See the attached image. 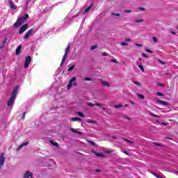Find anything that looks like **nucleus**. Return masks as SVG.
Masks as SVG:
<instances>
[{"instance_id":"nucleus-26","label":"nucleus","mask_w":178,"mask_h":178,"mask_svg":"<svg viewBox=\"0 0 178 178\" xmlns=\"http://www.w3.org/2000/svg\"><path fill=\"white\" fill-rule=\"evenodd\" d=\"M149 116H152V118H161L159 115H156L154 114L153 113H149Z\"/></svg>"},{"instance_id":"nucleus-38","label":"nucleus","mask_w":178,"mask_h":178,"mask_svg":"<svg viewBox=\"0 0 178 178\" xmlns=\"http://www.w3.org/2000/svg\"><path fill=\"white\" fill-rule=\"evenodd\" d=\"M146 52H148L149 54H154V51H152V50H149L148 49H145Z\"/></svg>"},{"instance_id":"nucleus-62","label":"nucleus","mask_w":178,"mask_h":178,"mask_svg":"<svg viewBox=\"0 0 178 178\" xmlns=\"http://www.w3.org/2000/svg\"><path fill=\"white\" fill-rule=\"evenodd\" d=\"M165 138H166L167 140H172V138H169V137H165Z\"/></svg>"},{"instance_id":"nucleus-58","label":"nucleus","mask_w":178,"mask_h":178,"mask_svg":"<svg viewBox=\"0 0 178 178\" xmlns=\"http://www.w3.org/2000/svg\"><path fill=\"white\" fill-rule=\"evenodd\" d=\"M124 154H125V155H129V152H127V151H124Z\"/></svg>"},{"instance_id":"nucleus-1","label":"nucleus","mask_w":178,"mask_h":178,"mask_svg":"<svg viewBox=\"0 0 178 178\" xmlns=\"http://www.w3.org/2000/svg\"><path fill=\"white\" fill-rule=\"evenodd\" d=\"M17 92H19V86H15L7 103V105L9 108H10L11 106H13V103L15 102V99H16V97L17 96Z\"/></svg>"},{"instance_id":"nucleus-29","label":"nucleus","mask_w":178,"mask_h":178,"mask_svg":"<svg viewBox=\"0 0 178 178\" xmlns=\"http://www.w3.org/2000/svg\"><path fill=\"white\" fill-rule=\"evenodd\" d=\"M120 45H122V47H127V45H129V44L127 42H122L120 43Z\"/></svg>"},{"instance_id":"nucleus-52","label":"nucleus","mask_w":178,"mask_h":178,"mask_svg":"<svg viewBox=\"0 0 178 178\" xmlns=\"http://www.w3.org/2000/svg\"><path fill=\"white\" fill-rule=\"evenodd\" d=\"M170 33H171V34H173L174 35H176V32H175V31H170Z\"/></svg>"},{"instance_id":"nucleus-4","label":"nucleus","mask_w":178,"mask_h":178,"mask_svg":"<svg viewBox=\"0 0 178 178\" xmlns=\"http://www.w3.org/2000/svg\"><path fill=\"white\" fill-rule=\"evenodd\" d=\"M27 29H29V24H25L20 28V29L19 31V34H23L24 33V31H26V30H27Z\"/></svg>"},{"instance_id":"nucleus-34","label":"nucleus","mask_w":178,"mask_h":178,"mask_svg":"<svg viewBox=\"0 0 178 178\" xmlns=\"http://www.w3.org/2000/svg\"><path fill=\"white\" fill-rule=\"evenodd\" d=\"M138 97L140 98V99H144V95H143L138 94Z\"/></svg>"},{"instance_id":"nucleus-24","label":"nucleus","mask_w":178,"mask_h":178,"mask_svg":"<svg viewBox=\"0 0 178 178\" xmlns=\"http://www.w3.org/2000/svg\"><path fill=\"white\" fill-rule=\"evenodd\" d=\"M114 108H115V109H119L120 108H123V105H122V104L115 105Z\"/></svg>"},{"instance_id":"nucleus-51","label":"nucleus","mask_w":178,"mask_h":178,"mask_svg":"<svg viewBox=\"0 0 178 178\" xmlns=\"http://www.w3.org/2000/svg\"><path fill=\"white\" fill-rule=\"evenodd\" d=\"M113 16H118V17H119V16H120V14H119V13H113Z\"/></svg>"},{"instance_id":"nucleus-59","label":"nucleus","mask_w":178,"mask_h":178,"mask_svg":"<svg viewBox=\"0 0 178 178\" xmlns=\"http://www.w3.org/2000/svg\"><path fill=\"white\" fill-rule=\"evenodd\" d=\"M162 124H163V126H168V123H166V122H163Z\"/></svg>"},{"instance_id":"nucleus-32","label":"nucleus","mask_w":178,"mask_h":178,"mask_svg":"<svg viewBox=\"0 0 178 178\" xmlns=\"http://www.w3.org/2000/svg\"><path fill=\"white\" fill-rule=\"evenodd\" d=\"M79 116H81V118H86V116L84 115V114L81 112H78L77 113Z\"/></svg>"},{"instance_id":"nucleus-55","label":"nucleus","mask_w":178,"mask_h":178,"mask_svg":"<svg viewBox=\"0 0 178 178\" xmlns=\"http://www.w3.org/2000/svg\"><path fill=\"white\" fill-rule=\"evenodd\" d=\"M159 63H161V65H165V62L159 60Z\"/></svg>"},{"instance_id":"nucleus-2","label":"nucleus","mask_w":178,"mask_h":178,"mask_svg":"<svg viewBox=\"0 0 178 178\" xmlns=\"http://www.w3.org/2000/svg\"><path fill=\"white\" fill-rule=\"evenodd\" d=\"M6 159L5 158V153H0V169H2V167L5 165Z\"/></svg>"},{"instance_id":"nucleus-17","label":"nucleus","mask_w":178,"mask_h":178,"mask_svg":"<svg viewBox=\"0 0 178 178\" xmlns=\"http://www.w3.org/2000/svg\"><path fill=\"white\" fill-rule=\"evenodd\" d=\"M71 120L72 122H76L77 120L79 122H81V120H83L81 118H72Z\"/></svg>"},{"instance_id":"nucleus-19","label":"nucleus","mask_w":178,"mask_h":178,"mask_svg":"<svg viewBox=\"0 0 178 178\" xmlns=\"http://www.w3.org/2000/svg\"><path fill=\"white\" fill-rule=\"evenodd\" d=\"M18 22H19L21 24H23L24 23V19L21 17L17 19Z\"/></svg>"},{"instance_id":"nucleus-57","label":"nucleus","mask_w":178,"mask_h":178,"mask_svg":"<svg viewBox=\"0 0 178 178\" xmlns=\"http://www.w3.org/2000/svg\"><path fill=\"white\" fill-rule=\"evenodd\" d=\"M103 56H108V54L106 53H102Z\"/></svg>"},{"instance_id":"nucleus-9","label":"nucleus","mask_w":178,"mask_h":178,"mask_svg":"<svg viewBox=\"0 0 178 178\" xmlns=\"http://www.w3.org/2000/svg\"><path fill=\"white\" fill-rule=\"evenodd\" d=\"M157 104H159L160 105H169V103H168V102L165 101H162V100H159L157 99Z\"/></svg>"},{"instance_id":"nucleus-11","label":"nucleus","mask_w":178,"mask_h":178,"mask_svg":"<svg viewBox=\"0 0 178 178\" xmlns=\"http://www.w3.org/2000/svg\"><path fill=\"white\" fill-rule=\"evenodd\" d=\"M20 52H22V45L18 46L15 50L16 55H20Z\"/></svg>"},{"instance_id":"nucleus-25","label":"nucleus","mask_w":178,"mask_h":178,"mask_svg":"<svg viewBox=\"0 0 178 178\" xmlns=\"http://www.w3.org/2000/svg\"><path fill=\"white\" fill-rule=\"evenodd\" d=\"M50 143H51V144L54 145V147H58L59 146V144H58V143L54 142V140H50Z\"/></svg>"},{"instance_id":"nucleus-40","label":"nucleus","mask_w":178,"mask_h":178,"mask_svg":"<svg viewBox=\"0 0 178 178\" xmlns=\"http://www.w3.org/2000/svg\"><path fill=\"white\" fill-rule=\"evenodd\" d=\"M110 62H113V63H118V60H116V59H111V60H110Z\"/></svg>"},{"instance_id":"nucleus-3","label":"nucleus","mask_w":178,"mask_h":178,"mask_svg":"<svg viewBox=\"0 0 178 178\" xmlns=\"http://www.w3.org/2000/svg\"><path fill=\"white\" fill-rule=\"evenodd\" d=\"M30 63H31V56H27L25 58V63H24V67L25 69H27L29 66H30Z\"/></svg>"},{"instance_id":"nucleus-45","label":"nucleus","mask_w":178,"mask_h":178,"mask_svg":"<svg viewBox=\"0 0 178 178\" xmlns=\"http://www.w3.org/2000/svg\"><path fill=\"white\" fill-rule=\"evenodd\" d=\"M157 86H159V87H165V85L163 83H158Z\"/></svg>"},{"instance_id":"nucleus-53","label":"nucleus","mask_w":178,"mask_h":178,"mask_svg":"<svg viewBox=\"0 0 178 178\" xmlns=\"http://www.w3.org/2000/svg\"><path fill=\"white\" fill-rule=\"evenodd\" d=\"M142 56H143V58H148V56H147L145 54H143Z\"/></svg>"},{"instance_id":"nucleus-44","label":"nucleus","mask_w":178,"mask_h":178,"mask_svg":"<svg viewBox=\"0 0 178 178\" xmlns=\"http://www.w3.org/2000/svg\"><path fill=\"white\" fill-rule=\"evenodd\" d=\"M153 144L154 145H157V147H163L161 144L158 143H153Z\"/></svg>"},{"instance_id":"nucleus-21","label":"nucleus","mask_w":178,"mask_h":178,"mask_svg":"<svg viewBox=\"0 0 178 178\" xmlns=\"http://www.w3.org/2000/svg\"><path fill=\"white\" fill-rule=\"evenodd\" d=\"M33 33H34L33 29H31L26 32V33L29 34V35H31V34H33Z\"/></svg>"},{"instance_id":"nucleus-14","label":"nucleus","mask_w":178,"mask_h":178,"mask_svg":"<svg viewBox=\"0 0 178 178\" xmlns=\"http://www.w3.org/2000/svg\"><path fill=\"white\" fill-rule=\"evenodd\" d=\"M69 51H70V44H68L67 46V48H66V49H65V54L64 55H69Z\"/></svg>"},{"instance_id":"nucleus-10","label":"nucleus","mask_w":178,"mask_h":178,"mask_svg":"<svg viewBox=\"0 0 178 178\" xmlns=\"http://www.w3.org/2000/svg\"><path fill=\"white\" fill-rule=\"evenodd\" d=\"M70 131L72 133H76V134H79V136H82V134H83V132H81L80 131H77L76 129L71 128Z\"/></svg>"},{"instance_id":"nucleus-36","label":"nucleus","mask_w":178,"mask_h":178,"mask_svg":"<svg viewBox=\"0 0 178 178\" xmlns=\"http://www.w3.org/2000/svg\"><path fill=\"white\" fill-rule=\"evenodd\" d=\"M85 81H92V79L86 77V78H85Z\"/></svg>"},{"instance_id":"nucleus-5","label":"nucleus","mask_w":178,"mask_h":178,"mask_svg":"<svg viewBox=\"0 0 178 178\" xmlns=\"http://www.w3.org/2000/svg\"><path fill=\"white\" fill-rule=\"evenodd\" d=\"M76 76H74L72 79H71L70 80L69 83H68V85H67V88H68V90H69L70 88H72V87L73 86V81H76Z\"/></svg>"},{"instance_id":"nucleus-48","label":"nucleus","mask_w":178,"mask_h":178,"mask_svg":"<svg viewBox=\"0 0 178 178\" xmlns=\"http://www.w3.org/2000/svg\"><path fill=\"white\" fill-rule=\"evenodd\" d=\"M102 104H99V103H96L95 104V106H102Z\"/></svg>"},{"instance_id":"nucleus-7","label":"nucleus","mask_w":178,"mask_h":178,"mask_svg":"<svg viewBox=\"0 0 178 178\" xmlns=\"http://www.w3.org/2000/svg\"><path fill=\"white\" fill-rule=\"evenodd\" d=\"M24 178H33V174L30 172V171H26V173L24 175Z\"/></svg>"},{"instance_id":"nucleus-23","label":"nucleus","mask_w":178,"mask_h":178,"mask_svg":"<svg viewBox=\"0 0 178 178\" xmlns=\"http://www.w3.org/2000/svg\"><path fill=\"white\" fill-rule=\"evenodd\" d=\"M91 8H92V4H90L88 8H86L85 13H87V12L91 9Z\"/></svg>"},{"instance_id":"nucleus-63","label":"nucleus","mask_w":178,"mask_h":178,"mask_svg":"<svg viewBox=\"0 0 178 178\" xmlns=\"http://www.w3.org/2000/svg\"><path fill=\"white\" fill-rule=\"evenodd\" d=\"M106 154H111V151H106Z\"/></svg>"},{"instance_id":"nucleus-22","label":"nucleus","mask_w":178,"mask_h":178,"mask_svg":"<svg viewBox=\"0 0 178 178\" xmlns=\"http://www.w3.org/2000/svg\"><path fill=\"white\" fill-rule=\"evenodd\" d=\"M138 67H139V69H140L141 72H143L144 73V72H145V70L144 69V66L141 65H138Z\"/></svg>"},{"instance_id":"nucleus-13","label":"nucleus","mask_w":178,"mask_h":178,"mask_svg":"<svg viewBox=\"0 0 178 178\" xmlns=\"http://www.w3.org/2000/svg\"><path fill=\"white\" fill-rule=\"evenodd\" d=\"M26 145H29V142H26V143H24L22 144H21L18 148H17V150L18 151H20V149L22 147H26Z\"/></svg>"},{"instance_id":"nucleus-8","label":"nucleus","mask_w":178,"mask_h":178,"mask_svg":"<svg viewBox=\"0 0 178 178\" xmlns=\"http://www.w3.org/2000/svg\"><path fill=\"white\" fill-rule=\"evenodd\" d=\"M92 154L95 155H97L99 158H104V154L102 153H98L95 152V150H92Z\"/></svg>"},{"instance_id":"nucleus-42","label":"nucleus","mask_w":178,"mask_h":178,"mask_svg":"<svg viewBox=\"0 0 178 178\" xmlns=\"http://www.w3.org/2000/svg\"><path fill=\"white\" fill-rule=\"evenodd\" d=\"M107 113H108L109 115H112V109H111V108L108 109Z\"/></svg>"},{"instance_id":"nucleus-18","label":"nucleus","mask_w":178,"mask_h":178,"mask_svg":"<svg viewBox=\"0 0 178 178\" xmlns=\"http://www.w3.org/2000/svg\"><path fill=\"white\" fill-rule=\"evenodd\" d=\"M6 41H8V38H5L3 41H2V45L0 47V48H3L5 47V44H6Z\"/></svg>"},{"instance_id":"nucleus-56","label":"nucleus","mask_w":178,"mask_h":178,"mask_svg":"<svg viewBox=\"0 0 178 178\" xmlns=\"http://www.w3.org/2000/svg\"><path fill=\"white\" fill-rule=\"evenodd\" d=\"M125 41H127L128 42H130V41H131V39L126 38Z\"/></svg>"},{"instance_id":"nucleus-6","label":"nucleus","mask_w":178,"mask_h":178,"mask_svg":"<svg viewBox=\"0 0 178 178\" xmlns=\"http://www.w3.org/2000/svg\"><path fill=\"white\" fill-rule=\"evenodd\" d=\"M8 3L10 5V9H14V10H16V9H17V7L13 3V1L9 0Z\"/></svg>"},{"instance_id":"nucleus-60","label":"nucleus","mask_w":178,"mask_h":178,"mask_svg":"<svg viewBox=\"0 0 178 178\" xmlns=\"http://www.w3.org/2000/svg\"><path fill=\"white\" fill-rule=\"evenodd\" d=\"M73 86H74L75 87H77V83H74Z\"/></svg>"},{"instance_id":"nucleus-61","label":"nucleus","mask_w":178,"mask_h":178,"mask_svg":"<svg viewBox=\"0 0 178 178\" xmlns=\"http://www.w3.org/2000/svg\"><path fill=\"white\" fill-rule=\"evenodd\" d=\"M96 172H101V170L97 169V170H96Z\"/></svg>"},{"instance_id":"nucleus-50","label":"nucleus","mask_w":178,"mask_h":178,"mask_svg":"<svg viewBox=\"0 0 178 178\" xmlns=\"http://www.w3.org/2000/svg\"><path fill=\"white\" fill-rule=\"evenodd\" d=\"M124 13H131V10H124Z\"/></svg>"},{"instance_id":"nucleus-47","label":"nucleus","mask_w":178,"mask_h":178,"mask_svg":"<svg viewBox=\"0 0 178 178\" xmlns=\"http://www.w3.org/2000/svg\"><path fill=\"white\" fill-rule=\"evenodd\" d=\"M134 84H136L137 86H141V83L136 81H134Z\"/></svg>"},{"instance_id":"nucleus-39","label":"nucleus","mask_w":178,"mask_h":178,"mask_svg":"<svg viewBox=\"0 0 178 178\" xmlns=\"http://www.w3.org/2000/svg\"><path fill=\"white\" fill-rule=\"evenodd\" d=\"M30 35L27 33L25 34V35L24 36V40H27V38H29Z\"/></svg>"},{"instance_id":"nucleus-49","label":"nucleus","mask_w":178,"mask_h":178,"mask_svg":"<svg viewBox=\"0 0 178 178\" xmlns=\"http://www.w3.org/2000/svg\"><path fill=\"white\" fill-rule=\"evenodd\" d=\"M87 122L88 123H95V124H97V122L95 121H93V120H90V121H88Z\"/></svg>"},{"instance_id":"nucleus-20","label":"nucleus","mask_w":178,"mask_h":178,"mask_svg":"<svg viewBox=\"0 0 178 178\" xmlns=\"http://www.w3.org/2000/svg\"><path fill=\"white\" fill-rule=\"evenodd\" d=\"M102 84H103V86H105L106 87H110L109 83L108 81H102Z\"/></svg>"},{"instance_id":"nucleus-16","label":"nucleus","mask_w":178,"mask_h":178,"mask_svg":"<svg viewBox=\"0 0 178 178\" xmlns=\"http://www.w3.org/2000/svg\"><path fill=\"white\" fill-rule=\"evenodd\" d=\"M67 58V55L64 54L63 56V59H62L60 65H63L65 63V62L66 61Z\"/></svg>"},{"instance_id":"nucleus-37","label":"nucleus","mask_w":178,"mask_h":178,"mask_svg":"<svg viewBox=\"0 0 178 178\" xmlns=\"http://www.w3.org/2000/svg\"><path fill=\"white\" fill-rule=\"evenodd\" d=\"M124 141H126L127 143H130V144H134V142L129 140L127 139H124Z\"/></svg>"},{"instance_id":"nucleus-43","label":"nucleus","mask_w":178,"mask_h":178,"mask_svg":"<svg viewBox=\"0 0 178 178\" xmlns=\"http://www.w3.org/2000/svg\"><path fill=\"white\" fill-rule=\"evenodd\" d=\"M139 10H141L142 12H144L145 10V8L144 7H140L138 8Z\"/></svg>"},{"instance_id":"nucleus-12","label":"nucleus","mask_w":178,"mask_h":178,"mask_svg":"<svg viewBox=\"0 0 178 178\" xmlns=\"http://www.w3.org/2000/svg\"><path fill=\"white\" fill-rule=\"evenodd\" d=\"M87 143L88 144H90V147H98V145H97V143H95L94 141H91V140H86Z\"/></svg>"},{"instance_id":"nucleus-33","label":"nucleus","mask_w":178,"mask_h":178,"mask_svg":"<svg viewBox=\"0 0 178 178\" xmlns=\"http://www.w3.org/2000/svg\"><path fill=\"white\" fill-rule=\"evenodd\" d=\"M27 112H24L22 116V120H24V119H26V115Z\"/></svg>"},{"instance_id":"nucleus-30","label":"nucleus","mask_w":178,"mask_h":178,"mask_svg":"<svg viewBox=\"0 0 178 178\" xmlns=\"http://www.w3.org/2000/svg\"><path fill=\"white\" fill-rule=\"evenodd\" d=\"M24 20H27V18L29 17V14H25L24 17H21Z\"/></svg>"},{"instance_id":"nucleus-31","label":"nucleus","mask_w":178,"mask_h":178,"mask_svg":"<svg viewBox=\"0 0 178 178\" xmlns=\"http://www.w3.org/2000/svg\"><path fill=\"white\" fill-rule=\"evenodd\" d=\"M143 22H144L143 19L135 20V23H143Z\"/></svg>"},{"instance_id":"nucleus-54","label":"nucleus","mask_w":178,"mask_h":178,"mask_svg":"<svg viewBox=\"0 0 178 178\" xmlns=\"http://www.w3.org/2000/svg\"><path fill=\"white\" fill-rule=\"evenodd\" d=\"M136 47H143L142 44H136Z\"/></svg>"},{"instance_id":"nucleus-28","label":"nucleus","mask_w":178,"mask_h":178,"mask_svg":"<svg viewBox=\"0 0 178 178\" xmlns=\"http://www.w3.org/2000/svg\"><path fill=\"white\" fill-rule=\"evenodd\" d=\"M74 67H76V65H73L71 67H70L67 70L68 72H72V70H73V69H74Z\"/></svg>"},{"instance_id":"nucleus-27","label":"nucleus","mask_w":178,"mask_h":178,"mask_svg":"<svg viewBox=\"0 0 178 178\" xmlns=\"http://www.w3.org/2000/svg\"><path fill=\"white\" fill-rule=\"evenodd\" d=\"M156 95H158V97H165V95L161 92H157Z\"/></svg>"},{"instance_id":"nucleus-15","label":"nucleus","mask_w":178,"mask_h":178,"mask_svg":"<svg viewBox=\"0 0 178 178\" xmlns=\"http://www.w3.org/2000/svg\"><path fill=\"white\" fill-rule=\"evenodd\" d=\"M20 26H22V24L19 22H18L17 21H16L15 22V24H13V27H15V29L20 27Z\"/></svg>"},{"instance_id":"nucleus-64","label":"nucleus","mask_w":178,"mask_h":178,"mask_svg":"<svg viewBox=\"0 0 178 178\" xmlns=\"http://www.w3.org/2000/svg\"><path fill=\"white\" fill-rule=\"evenodd\" d=\"M102 110H103V111H106V108L103 107Z\"/></svg>"},{"instance_id":"nucleus-41","label":"nucleus","mask_w":178,"mask_h":178,"mask_svg":"<svg viewBox=\"0 0 178 178\" xmlns=\"http://www.w3.org/2000/svg\"><path fill=\"white\" fill-rule=\"evenodd\" d=\"M153 41H154V42L155 44H156V42H158V38L154 37V38H153Z\"/></svg>"},{"instance_id":"nucleus-35","label":"nucleus","mask_w":178,"mask_h":178,"mask_svg":"<svg viewBox=\"0 0 178 178\" xmlns=\"http://www.w3.org/2000/svg\"><path fill=\"white\" fill-rule=\"evenodd\" d=\"M97 45H93V46H91V47H90V49L92 51V50H94V49H97Z\"/></svg>"},{"instance_id":"nucleus-46","label":"nucleus","mask_w":178,"mask_h":178,"mask_svg":"<svg viewBox=\"0 0 178 178\" xmlns=\"http://www.w3.org/2000/svg\"><path fill=\"white\" fill-rule=\"evenodd\" d=\"M88 106H95V104H92V102L88 103Z\"/></svg>"}]
</instances>
